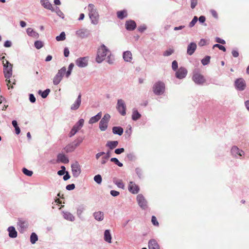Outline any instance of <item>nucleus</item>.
<instances>
[{"label": "nucleus", "instance_id": "1", "mask_svg": "<svg viewBox=\"0 0 249 249\" xmlns=\"http://www.w3.org/2000/svg\"><path fill=\"white\" fill-rule=\"evenodd\" d=\"M88 9L91 23L93 25H97L99 20V15L97 8L94 4L90 3L88 6Z\"/></svg>", "mask_w": 249, "mask_h": 249}, {"label": "nucleus", "instance_id": "2", "mask_svg": "<svg viewBox=\"0 0 249 249\" xmlns=\"http://www.w3.org/2000/svg\"><path fill=\"white\" fill-rule=\"evenodd\" d=\"M110 51L104 44L102 45L97 50L96 57V61L98 63H102L106 59V56L109 53Z\"/></svg>", "mask_w": 249, "mask_h": 249}, {"label": "nucleus", "instance_id": "3", "mask_svg": "<svg viewBox=\"0 0 249 249\" xmlns=\"http://www.w3.org/2000/svg\"><path fill=\"white\" fill-rule=\"evenodd\" d=\"M3 64L4 76L6 78V81L7 82V86H9V84L11 83L10 78L12 75V65L7 60L6 61L5 63H3Z\"/></svg>", "mask_w": 249, "mask_h": 249}, {"label": "nucleus", "instance_id": "4", "mask_svg": "<svg viewBox=\"0 0 249 249\" xmlns=\"http://www.w3.org/2000/svg\"><path fill=\"white\" fill-rule=\"evenodd\" d=\"M193 81L197 85H203L206 82L204 76L200 73L199 71L195 69L193 71V75L192 77Z\"/></svg>", "mask_w": 249, "mask_h": 249}, {"label": "nucleus", "instance_id": "5", "mask_svg": "<svg viewBox=\"0 0 249 249\" xmlns=\"http://www.w3.org/2000/svg\"><path fill=\"white\" fill-rule=\"evenodd\" d=\"M165 84L161 81L156 82L153 87L154 93L158 95H160L163 94L165 91Z\"/></svg>", "mask_w": 249, "mask_h": 249}, {"label": "nucleus", "instance_id": "6", "mask_svg": "<svg viewBox=\"0 0 249 249\" xmlns=\"http://www.w3.org/2000/svg\"><path fill=\"white\" fill-rule=\"evenodd\" d=\"M82 139H77L74 141L68 144L65 148L64 150L67 153H71L73 152L75 149L82 142Z\"/></svg>", "mask_w": 249, "mask_h": 249}, {"label": "nucleus", "instance_id": "7", "mask_svg": "<svg viewBox=\"0 0 249 249\" xmlns=\"http://www.w3.org/2000/svg\"><path fill=\"white\" fill-rule=\"evenodd\" d=\"M66 72V68L65 67H62L56 73L53 79V84L54 85H57L61 81L63 76L65 74Z\"/></svg>", "mask_w": 249, "mask_h": 249}, {"label": "nucleus", "instance_id": "8", "mask_svg": "<svg viewBox=\"0 0 249 249\" xmlns=\"http://www.w3.org/2000/svg\"><path fill=\"white\" fill-rule=\"evenodd\" d=\"M110 118V115L108 113H106L101 119L99 123V128L101 131H104L106 130L108 126V123Z\"/></svg>", "mask_w": 249, "mask_h": 249}, {"label": "nucleus", "instance_id": "9", "mask_svg": "<svg viewBox=\"0 0 249 249\" xmlns=\"http://www.w3.org/2000/svg\"><path fill=\"white\" fill-rule=\"evenodd\" d=\"M84 123V120L80 119L72 127L69 133V137L73 136L83 127Z\"/></svg>", "mask_w": 249, "mask_h": 249}, {"label": "nucleus", "instance_id": "10", "mask_svg": "<svg viewBox=\"0 0 249 249\" xmlns=\"http://www.w3.org/2000/svg\"><path fill=\"white\" fill-rule=\"evenodd\" d=\"M116 108L121 115L124 116L126 115V106L124 100L122 99L118 100Z\"/></svg>", "mask_w": 249, "mask_h": 249}, {"label": "nucleus", "instance_id": "11", "mask_svg": "<svg viewBox=\"0 0 249 249\" xmlns=\"http://www.w3.org/2000/svg\"><path fill=\"white\" fill-rule=\"evenodd\" d=\"M137 201L139 206L143 210L147 208V202L145 197L142 194H139L137 196Z\"/></svg>", "mask_w": 249, "mask_h": 249}, {"label": "nucleus", "instance_id": "12", "mask_svg": "<svg viewBox=\"0 0 249 249\" xmlns=\"http://www.w3.org/2000/svg\"><path fill=\"white\" fill-rule=\"evenodd\" d=\"M72 175L75 178H77L81 172V167L78 162H75L71 165Z\"/></svg>", "mask_w": 249, "mask_h": 249}, {"label": "nucleus", "instance_id": "13", "mask_svg": "<svg viewBox=\"0 0 249 249\" xmlns=\"http://www.w3.org/2000/svg\"><path fill=\"white\" fill-rule=\"evenodd\" d=\"M89 57L88 56L80 57L75 61L76 65L80 68H84L88 66Z\"/></svg>", "mask_w": 249, "mask_h": 249}, {"label": "nucleus", "instance_id": "14", "mask_svg": "<svg viewBox=\"0 0 249 249\" xmlns=\"http://www.w3.org/2000/svg\"><path fill=\"white\" fill-rule=\"evenodd\" d=\"M18 226L19 232H23L28 227V223L26 220L19 219L18 222Z\"/></svg>", "mask_w": 249, "mask_h": 249}, {"label": "nucleus", "instance_id": "15", "mask_svg": "<svg viewBox=\"0 0 249 249\" xmlns=\"http://www.w3.org/2000/svg\"><path fill=\"white\" fill-rule=\"evenodd\" d=\"M231 153L233 156L238 158V156L242 157L244 155V152L239 149L236 146H233L231 149Z\"/></svg>", "mask_w": 249, "mask_h": 249}, {"label": "nucleus", "instance_id": "16", "mask_svg": "<svg viewBox=\"0 0 249 249\" xmlns=\"http://www.w3.org/2000/svg\"><path fill=\"white\" fill-rule=\"evenodd\" d=\"M187 74V70L183 67H180L177 71L176 76L178 79H183L186 77Z\"/></svg>", "mask_w": 249, "mask_h": 249}, {"label": "nucleus", "instance_id": "17", "mask_svg": "<svg viewBox=\"0 0 249 249\" xmlns=\"http://www.w3.org/2000/svg\"><path fill=\"white\" fill-rule=\"evenodd\" d=\"M235 86L238 90H243L246 87L245 81L242 78L238 79L235 82Z\"/></svg>", "mask_w": 249, "mask_h": 249}, {"label": "nucleus", "instance_id": "18", "mask_svg": "<svg viewBox=\"0 0 249 249\" xmlns=\"http://www.w3.org/2000/svg\"><path fill=\"white\" fill-rule=\"evenodd\" d=\"M128 189L129 191L133 194H136L139 191V186L133 181L129 182Z\"/></svg>", "mask_w": 249, "mask_h": 249}, {"label": "nucleus", "instance_id": "19", "mask_svg": "<svg viewBox=\"0 0 249 249\" xmlns=\"http://www.w3.org/2000/svg\"><path fill=\"white\" fill-rule=\"evenodd\" d=\"M81 104V95L80 94L78 96L75 102L71 104V110H77Z\"/></svg>", "mask_w": 249, "mask_h": 249}, {"label": "nucleus", "instance_id": "20", "mask_svg": "<svg viewBox=\"0 0 249 249\" xmlns=\"http://www.w3.org/2000/svg\"><path fill=\"white\" fill-rule=\"evenodd\" d=\"M89 34V31L87 29H81L76 32V35L81 38H85Z\"/></svg>", "mask_w": 249, "mask_h": 249}, {"label": "nucleus", "instance_id": "21", "mask_svg": "<svg viewBox=\"0 0 249 249\" xmlns=\"http://www.w3.org/2000/svg\"><path fill=\"white\" fill-rule=\"evenodd\" d=\"M40 3L44 8L54 12V9L49 0H40Z\"/></svg>", "mask_w": 249, "mask_h": 249}, {"label": "nucleus", "instance_id": "22", "mask_svg": "<svg viewBox=\"0 0 249 249\" xmlns=\"http://www.w3.org/2000/svg\"><path fill=\"white\" fill-rule=\"evenodd\" d=\"M196 49V44L194 42H191L190 43L187 49V53L188 55H192Z\"/></svg>", "mask_w": 249, "mask_h": 249}, {"label": "nucleus", "instance_id": "23", "mask_svg": "<svg viewBox=\"0 0 249 249\" xmlns=\"http://www.w3.org/2000/svg\"><path fill=\"white\" fill-rule=\"evenodd\" d=\"M123 57L124 61L127 62H131L133 59L132 53L129 51L124 52Z\"/></svg>", "mask_w": 249, "mask_h": 249}, {"label": "nucleus", "instance_id": "24", "mask_svg": "<svg viewBox=\"0 0 249 249\" xmlns=\"http://www.w3.org/2000/svg\"><path fill=\"white\" fill-rule=\"evenodd\" d=\"M125 27L127 30H133L136 27V24L133 20H128L125 23Z\"/></svg>", "mask_w": 249, "mask_h": 249}, {"label": "nucleus", "instance_id": "25", "mask_svg": "<svg viewBox=\"0 0 249 249\" xmlns=\"http://www.w3.org/2000/svg\"><path fill=\"white\" fill-rule=\"evenodd\" d=\"M27 35L35 38H38L39 34L32 28H28L26 30Z\"/></svg>", "mask_w": 249, "mask_h": 249}, {"label": "nucleus", "instance_id": "26", "mask_svg": "<svg viewBox=\"0 0 249 249\" xmlns=\"http://www.w3.org/2000/svg\"><path fill=\"white\" fill-rule=\"evenodd\" d=\"M57 162L63 163H68L69 161L68 158L63 154H59L57 155Z\"/></svg>", "mask_w": 249, "mask_h": 249}, {"label": "nucleus", "instance_id": "27", "mask_svg": "<svg viewBox=\"0 0 249 249\" xmlns=\"http://www.w3.org/2000/svg\"><path fill=\"white\" fill-rule=\"evenodd\" d=\"M63 216L64 219L70 221H73L75 219L74 216L72 213L69 212H62Z\"/></svg>", "mask_w": 249, "mask_h": 249}, {"label": "nucleus", "instance_id": "28", "mask_svg": "<svg viewBox=\"0 0 249 249\" xmlns=\"http://www.w3.org/2000/svg\"><path fill=\"white\" fill-rule=\"evenodd\" d=\"M9 232V236L11 238H15L17 237V232L13 226L9 227L7 229Z\"/></svg>", "mask_w": 249, "mask_h": 249}, {"label": "nucleus", "instance_id": "29", "mask_svg": "<svg viewBox=\"0 0 249 249\" xmlns=\"http://www.w3.org/2000/svg\"><path fill=\"white\" fill-rule=\"evenodd\" d=\"M104 238L106 242L111 243V235L109 230H106L104 232Z\"/></svg>", "mask_w": 249, "mask_h": 249}, {"label": "nucleus", "instance_id": "30", "mask_svg": "<svg viewBox=\"0 0 249 249\" xmlns=\"http://www.w3.org/2000/svg\"><path fill=\"white\" fill-rule=\"evenodd\" d=\"M102 117V112H99L97 115L94 116L92 117L89 120V123L90 124H92L97 122Z\"/></svg>", "mask_w": 249, "mask_h": 249}, {"label": "nucleus", "instance_id": "31", "mask_svg": "<svg viewBox=\"0 0 249 249\" xmlns=\"http://www.w3.org/2000/svg\"><path fill=\"white\" fill-rule=\"evenodd\" d=\"M93 216L94 218L98 221H102L104 218V213L101 211L96 212L94 213Z\"/></svg>", "mask_w": 249, "mask_h": 249}, {"label": "nucleus", "instance_id": "32", "mask_svg": "<svg viewBox=\"0 0 249 249\" xmlns=\"http://www.w3.org/2000/svg\"><path fill=\"white\" fill-rule=\"evenodd\" d=\"M148 247L149 249H159V246L154 239L150 240L148 243Z\"/></svg>", "mask_w": 249, "mask_h": 249}, {"label": "nucleus", "instance_id": "33", "mask_svg": "<svg viewBox=\"0 0 249 249\" xmlns=\"http://www.w3.org/2000/svg\"><path fill=\"white\" fill-rule=\"evenodd\" d=\"M124 130L122 127L120 126H114L112 128V132L114 134H117L121 136L123 134Z\"/></svg>", "mask_w": 249, "mask_h": 249}, {"label": "nucleus", "instance_id": "34", "mask_svg": "<svg viewBox=\"0 0 249 249\" xmlns=\"http://www.w3.org/2000/svg\"><path fill=\"white\" fill-rule=\"evenodd\" d=\"M113 182L118 187L122 189L124 188V185L122 179L114 178L113 179Z\"/></svg>", "mask_w": 249, "mask_h": 249}, {"label": "nucleus", "instance_id": "35", "mask_svg": "<svg viewBox=\"0 0 249 249\" xmlns=\"http://www.w3.org/2000/svg\"><path fill=\"white\" fill-rule=\"evenodd\" d=\"M118 144V142L117 141H108L107 142L106 146L110 149H113L117 146Z\"/></svg>", "mask_w": 249, "mask_h": 249}, {"label": "nucleus", "instance_id": "36", "mask_svg": "<svg viewBox=\"0 0 249 249\" xmlns=\"http://www.w3.org/2000/svg\"><path fill=\"white\" fill-rule=\"evenodd\" d=\"M85 206H84L83 205H79L77 207V215L79 218H81L82 213L85 211Z\"/></svg>", "mask_w": 249, "mask_h": 249}, {"label": "nucleus", "instance_id": "37", "mask_svg": "<svg viewBox=\"0 0 249 249\" xmlns=\"http://www.w3.org/2000/svg\"><path fill=\"white\" fill-rule=\"evenodd\" d=\"M141 117V114L139 113V112L136 109H133L132 114V119L134 121H136L140 119Z\"/></svg>", "mask_w": 249, "mask_h": 249}, {"label": "nucleus", "instance_id": "38", "mask_svg": "<svg viewBox=\"0 0 249 249\" xmlns=\"http://www.w3.org/2000/svg\"><path fill=\"white\" fill-rule=\"evenodd\" d=\"M117 14L118 18L121 19H123L127 16V12L125 10L118 11Z\"/></svg>", "mask_w": 249, "mask_h": 249}, {"label": "nucleus", "instance_id": "39", "mask_svg": "<svg viewBox=\"0 0 249 249\" xmlns=\"http://www.w3.org/2000/svg\"><path fill=\"white\" fill-rule=\"evenodd\" d=\"M114 61V58L113 56L112 55L111 52L107 56V62L109 64H113Z\"/></svg>", "mask_w": 249, "mask_h": 249}, {"label": "nucleus", "instance_id": "40", "mask_svg": "<svg viewBox=\"0 0 249 249\" xmlns=\"http://www.w3.org/2000/svg\"><path fill=\"white\" fill-rule=\"evenodd\" d=\"M74 67V64L71 63L68 67V70L67 71H66V77L67 78H68L70 75L71 74V71Z\"/></svg>", "mask_w": 249, "mask_h": 249}, {"label": "nucleus", "instance_id": "41", "mask_svg": "<svg viewBox=\"0 0 249 249\" xmlns=\"http://www.w3.org/2000/svg\"><path fill=\"white\" fill-rule=\"evenodd\" d=\"M38 240L37 235L35 233H32L30 236V241L32 244H34Z\"/></svg>", "mask_w": 249, "mask_h": 249}, {"label": "nucleus", "instance_id": "42", "mask_svg": "<svg viewBox=\"0 0 249 249\" xmlns=\"http://www.w3.org/2000/svg\"><path fill=\"white\" fill-rule=\"evenodd\" d=\"M50 92V89H46L44 91H41V90H39L38 93L41 94V96L43 98H45L47 97Z\"/></svg>", "mask_w": 249, "mask_h": 249}, {"label": "nucleus", "instance_id": "43", "mask_svg": "<svg viewBox=\"0 0 249 249\" xmlns=\"http://www.w3.org/2000/svg\"><path fill=\"white\" fill-rule=\"evenodd\" d=\"M66 39L65 33L64 32L61 33L59 36L56 37V40L57 41H63Z\"/></svg>", "mask_w": 249, "mask_h": 249}, {"label": "nucleus", "instance_id": "44", "mask_svg": "<svg viewBox=\"0 0 249 249\" xmlns=\"http://www.w3.org/2000/svg\"><path fill=\"white\" fill-rule=\"evenodd\" d=\"M94 180L98 184H100L102 181V177L100 175H97L94 177Z\"/></svg>", "mask_w": 249, "mask_h": 249}, {"label": "nucleus", "instance_id": "45", "mask_svg": "<svg viewBox=\"0 0 249 249\" xmlns=\"http://www.w3.org/2000/svg\"><path fill=\"white\" fill-rule=\"evenodd\" d=\"M174 49L169 48L168 50H167L166 51L164 52L163 55L164 56H168L171 55L174 53Z\"/></svg>", "mask_w": 249, "mask_h": 249}, {"label": "nucleus", "instance_id": "46", "mask_svg": "<svg viewBox=\"0 0 249 249\" xmlns=\"http://www.w3.org/2000/svg\"><path fill=\"white\" fill-rule=\"evenodd\" d=\"M210 56H206L205 58L201 60V63L203 65H206L208 64L210 61Z\"/></svg>", "mask_w": 249, "mask_h": 249}, {"label": "nucleus", "instance_id": "47", "mask_svg": "<svg viewBox=\"0 0 249 249\" xmlns=\"http://www.w3.org/2000/svg\"><path fill=\"white\" fill-rule=\"evenodd\" d=\"M34 45H35V47L37 49H39L41 48L43 46V43L41 41H39V40L36 41L35 42Z\"/></svg>", "mask_w": 249, "mask_h": 249}, {"label": "nucleus", "instance_id": "48", "mask_svg": "<svg viewBox=\"0 0 249 249\" xmlns=\"http://www.w3.org/2000/svg\"><path fill=\"white\" fill-rule=\"evenodd\" d=\"M54 11L59 17L64 18V15L58 7H56L55 9H54Z\"/></svg>", "mask_w": 249, "mask_h": 249}, {"label": "nucleus", "instance_id": "49", "mask_svg": "<svg viewBox=\"0 0 249 249\" xmlns=\"http://www.w3.org/2000/svg\"><path fill=\"white\" fill-rule=\"evenodd\" d=\"M22 172L25 175L29 177L32 176L33 174L32 171H30L25 168L22 169Z\"/></svg>", "mask_w": 249, "mask_h": 249}, {"label": "nucleus", "instance_id": "50", "mask_svg": "<svg viewBox=\"0 0 249 249\" xmlns=\"http://www.w3.org/2000/svg\"><path fill=\"white\" fill-rule=\"evenodd\" d=\"M110 161L112 162H114L116 165L119 166V167H122L123 166V163L120 162L119 160L116 158H112L110 159Z\"/></svg>", "mask_w": 249, "mask_h": 249}, {"label": "nucleus", "instance_id": "51", "mask_svg": "<svg viewBox=\"0 0 249 249\" xmlns=\"http://www.w3.org/2000/svg\"><path fill=\"white\" fill-rule=\"evenodd\" d=\"M197 20H198V18H197V17L195 16L194 17L193 19H192V20L189 23V27L191 28L193 27L195 25V24L196 23Z\"/></svg>", "mask_w": 249, "mask_h": 249}, {"label": "nucleus", "instance_id": "52", "mask_svg": "<svg viewBox=\"0 0 249 249\" xmlns=\"http://www.w3.org/2000/svg\"><path fill=\"white\" fill-rule=\"evenodd\" d=\"M215 47H217L218 48H219V50H222L224 52H225L226 51V48L224 46H222V45H219L218 44H214L213 46V48H215Z\"/></svg>", "mask_w": 249, "mask_h": 249}, {"label": "nucleus", "instance_id": "53", "mask_svg": "<svg viewBox=\"0 0 249 249\" xmlns=\"http://www.w3.org/2000/svg\"><path fill=\"white\" fill-rule=\"evenodd\" d=\"M172 68L174 71H176L178 68V64L177 61L174 60L172 64Z\"/></svg>", "mask_w": 249, "mask_h": 249}, {"label": "nucleus", "instance_id": "54", "mask_svg": "<svg viewBox=\"0 0 249 249\" xmlns=\"http://www.w3.org/2000/svg\"><path fill=\"white\" fill-rule=\"evenodd\" d=\"M197 4V0H191V7L194 9Z\"/></svg>", "mask_w": 249, "mask_h": 249}, {"label": "nucleus", "instance_id": "55", "mask_svg": "<svg viewBox=\"0 0 249 249\" xmlns=\"http://www.w3.org/2000/svg\"><path fill=\"white\" fill-rule=\"evenodd\" d=\"M215 41L216 42L221 43L222 44H225L226 43V42L224 39H221L218 37H216L215 38Z\"/></svg>", "mask_w": 249, "mask_h": 249}, {"label": "nucleus", "instance_id": "56", "mask_svg": "<svg viewBox=\"0 0 249 249\" xmlns=\"http://www.w3.org/2000/svg\"><path fill=\"white\" fill-rule=\"evenodd\" d=\"M151 221L154 225L158 226L159 225V223L157 221L156 217L155 216H152Z\"/></svg>", "mask_w": 249, "mask_h": 249}, {"label": "nucleus", "instance_id": "57", "mask_svg": "<svg viewBox=\"0 0 249 249\" xmlns=\"http://www.w3.org/2000/svg\"><path fill=\"white\" fill-rule=\"evenodd\" d=\"M29 100H30V101L32 103H35L36 100L35 97L34 96V95L33 94H30Z\"/></svg>", "mask_w": 249, "mask_h": 249}, {"label": "nucleus", "instance_id": "58", "mask_svg": "<svg viewBox=\"0 0 249 249\" xmlns=\"http://www.w3.org/2000/svg\"><path fill=\"white\" fill-rule=\"evenodd\" d=\"M124 148H118L115 150V153L116 154H120L124 152Z\"/></svg>", "mask_w": 249, "mask_h": 249}, {"label": "nucleus", "instance_id": "59", "mask_svg": "<svg viewBox=\"0 0 249 249\" xmlns=\"http://www.w3.org/2000/svg\"><path fill=\"white\" fill-rule=\"evenodd\" d=\"M75 188V185L74 184H71L68 185L66 186V189L68 190H72Z\"/></svg>", "mask_w": 249, "mask_h": 249}, {"label": "nucleus", "instance_id": "60", "mask_svg": "<svg viewBox=\"0 0 249 249\" xmlns=\"http://www.w3.org/2000/svg\"><path fill=\"white\" fill-rule=\"evenodd\" d=\"M12 46V42L11 41L6 40L4 43V46L6 48L10 47Z\"/></svg>", "mask_w": 249, "mask_h": 249}, {"label": "nucleus", "instance_id": "61", "mask_svg": "<svg viewBox=\"0 0 249 249\" xmlns=\"http://www.w3.org/2000/svg\"><path fill=\"white\" fill-rule=\"evenodd\" d=\"M108 159L107 158H106V157H105L104 156H103L101 159V164H105L106 163V162H107V161L108 160Z\"/></svg>", "mask_w": 249, "mask_h": 249}, {"label": "nucleus", "instance_id": "62", "mask_svg": "<svg viewBox=\"0 0 249 249\" xmlns=\"http://www.w3.org/2000/svg\"><path fill=\"white\" fill-rule=\"evenodd\" d=\"M119 194H120L119 192L117 191L111 190L110 191V194L113 196H117L119 195Z\"/></svg>", "mask_w": 249, "mask_h": 249}, {"label": "nucleus", "instance_id": "63", "mask_svg": "<svg viewBox=\"0 0 249 249\" xmlns=\"http://www.w3.org/2000/svg\"><path fill=\"white\" fill-rule=\"evenodd\" d=\"M105 154L104 152H101L97 153L95 155V158L97 160H98L100 157L104 156Z\"/></svg>", "mask_w": 249, "mask_h": 249}, {"label": "nucleus", "instance_id": "64", "mask_svg": "<svg viewBox=\"0 0 249 249\" xmlns=\"http://www.w3.org/2000/svg\"><path fill=\"white\" fill-rule=\"evenodd\" d=\"M61 203V201L60 200V199H56L55 200V201L52 203V205H53L52 208H53V209H54V206H55V205H57L58 203V204H59V203Z\"/></svg>", "mask_w": 249, "mask_h": 249}]
</instances>
